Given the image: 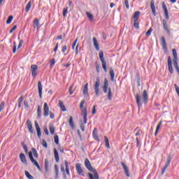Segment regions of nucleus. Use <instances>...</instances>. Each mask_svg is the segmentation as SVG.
<instances>
[{
	"label": "nucleus",
	"instance_id": "nucleus-41",
	"mask_svg": "<svg viewBox=\"0 0 179 179\" xmlns=\"http://www.w3.org/2000/svg\"><path fill=\"white\" fill-rule=\"evenodd\" d=\"M54 141L56 145H59V137L58 136V135L54 136Z\"/></svg>",
	"mask_w": 179,
	"mask_h": 179
},
{
	"label": "nucleus",
	"instance_id": "nucleus-24",
	"mask_svg": "<svg viewBox=\"0 0 179 179\" xmlns=\"http://www.w3.org/2000/svg\"><path fill=\"white\" fill-rule=\"evenodd\" d=\"M20 159L22 163H23V164H27V159H26V155H24V154L20 153Z\"/></svg>",
	"mask_w": 179,
	"mask_h": 179
},
{
	"label": "nucleus",
	"instance_id": "nucleus-61",
	"mask_svg": "<svg viewBox=\"0 0 179 179\" xmlns=\"http://www.w3.org/2000/svg\"><path fill=\"white\" fill-rule=\"evenodd\" d=\"M142 134V130L138 129L137 132L136 133V136H139Z\"/></svg>",
	"mask_w": 179,
	"mask_h": 179
},
{
	"label": "nucleus",
	"instance_id": "nucleus-26",
	"mask_svg": "<svg viewBox=\"0 0 179 179\" xmlns=\"http://www.w3.org/2000/svg\"><path fill=\"white\" fill-rule=\"evenodd\" d=\"M161 40L162 43V48H164L165 51L167 50V43H166V38L164 36H162Z\"/></svg>",
	"mask_w": 179,
	"mask_h": 179
},
{
	"label": "nucleus",
	"instance_id": "nucleus-42",
	"mask_svg": "<svg viewBox=\"0 0 179 179\" xmlns=\"http://www.w3.org/2000/svg\"><path fill=\"white\" fill-rule=\"evenodd\" d=\"M49 130H50V134L52 135H54V134L55 132V128L54 127V126H50Z\"/></svg>",
	"mask_w": 179,
	"mask_h": 179
},
{
	"label": "nucleus",
	"instance_id": "nucleus-54",
	"mask_svg": "<svg viewBox=\"0 0 179 179\" xmlns=\"http://www.w3.org/2000/svg\"><path fill=\"white\" fill-rule=\"evenodd\" d=\"M42 145L44 148H48V145L47 142L45 141V140H43Z\"/></svg>",
	"mask_w": 179,
	"mask_h": 179
},
{
	"label": "nucleus",
	"instance_id": "nucleus-39",
	"mask_svg": "<svg viewBox=\"0 0 179 179\" xmlns=\"http://www.w3.org/2000/svg\"><path fill=\"white\" fill-rule=\"evenodd\" d=\"M86 15H87L88 19L90 20V22H93V19H94L93 15H92V13H90L89 12H87Z\"/></svg>",
	"mask_w": 179,
	"mask_h": 179
},
{
	"label": "nucleus",
	"instance_id": "nucleus-13",
	"mask_svg": "<svg viewBox=\"0 0 179 179\" xmlns=\"http://www.w3.org/2000/svg\"><path fill=\"white\" fill-rule=\"evenodd\" d=\"M170 163H171V158L169 157L167 159V162L166 164H165V166H164V168L162 169V176L164 175V173H166V170H167V169L169 168V166H170Z\"/></svg>",
	"mask_w": 179,
	"mask_h": 179
},
{
	"label": "nucleus",
	"instance_id": "nucleus-16",
	"mask_svg": "<svg viewBox=\"0 0 179 179\" xmlns=\"http://www.w3.org/2000/svg\"><path fill=\"white\" fill-rule=\"evenodd\" d=\"M38 90L39 94L40 99L43 98V85L41 84V81L38 82Z\"/></svg>",
	"mask_w": 179,
	"mask_h": 179
},
{
	"label": "nucleus",
	"instance_id": "nucleus-45",
	"mask_svg": "<svg viewBox=\"0 0 179 179\" xmlns=\"http://www.w3.org/2000/svg\"><path fill=\"white\" fill-rule=\"evenodd\" d=\"M152 31H153V29L152 28H150L148 31L146 32L145 36H147V37H149V36L152 34Z\"/></svg>",
	"mask_w": 179,
	"mask_h": 179
},
{
	"label": "nucleus",
	"instance_id": "nucleus-35",
	"mask_svg": "<svg viewBox=\"0 0 179 179\" xmlns=\"http://www.w3.org/2000/svg\"><path fill=\"white\" fill-rule=\"evenodd\" d=\"M37 115H38V118H41V106H38Z\"/></svg>",
	"mask_w": 179,
	"mask_h": 179
},
{
	"label": "nucleus",
	"instance_id": "nucleus-27",
	"mask_svg": "<svg viewBox=\"0 0 179 179\" xmlns=\"http://www.w3.org/2000/svg\"><path fill=\"white\" fill-rule=\"evenodd\" d=\"M109 73L111 82H114V78H115V73L114 72V69H110Z\"/></svg>",
	"mask_w": 179,
	"mask_h": 179
},
{
	"label": "nucleus",
	"instance_id": "nucleus-49",
	"mask_svg": "<svg viewBox=\"0 0 179 179\" xmlns=\"http://www.w3.org/2000/svg\"><path fill=\"white\" fill-rule=\"evenodd\" d=\"M95 65L97 73H100V66L99 64H97V62L95 63Z\"/></svg>",
	"mask_w": 179,
	"mask_h": 179
},
{
	"label": "nucleus",
	"instance_id": "nucleus-56",
	"mask_svg": "<svg viewBox=\"0 0 179 179\" xmlns=\"http://www.w3.org/2000/svg\"><path fill=\"white\" fill-rule=\"evenodd\" d=\"M78 54H79V44L76 47V55H78Z\"/></svg>",
	"mask_w": 179,
	"mask_h": 179
},
{
	"label": "nucleus",
	"instance_id": "nucleus-63",
	"mask_svg": "<svg viewBox=\"0 0 179 179\" xmlns=\"http://www.w3.org/2000/svg\"><path fill=\"white\" fill-rule=\"evenodd\" d=\"M50 117L51 120H54L55 115H54L53 113H51V112H50Z\"/></svg>",
	"mask_w": 179,
	"mask_h": 179
},
{
	"label": "nucleus",
	"instance_id": "nucleus-59",
	"mask_svg": "<svg viewBox=\"0 0 179 179\" xmlns=\"http://www.w3.org/2000/svg\"><path fill=\"white\" fill-rule=\"evenodd\" d=\"M73 86H71L69 88V92L70 93L71 95L73 94V90H72L73 89Z\"/></svg>",
	"mask_w": 179,
	"mask_h": 179
},
{
	"label": "nucleus",
	"instance_id": "nucleus-31",
	"mask_svg": "<svg viewBox=\"0 0 179 179\" xmlns=\"http://www.w3.org/2000/svg\"><path fill=\"white\" fill-rule=\"evenodd\" d=\"M49 168H50V162H48V159H45V171H48Z\"/></svg>",
	"mask_w": 179,
	"mask_h": 179
},
{
	"label": "nucleus",
	"instance_id": "nucleus-44",
	"mask_svg": "<svg viewBox=\"0 0 179 179\" xmlns=\"http://www.w3.org/2000/svg\"><path fill=\"white\" fill-rule=\"evenodd\" d=\"M3 108H5V101H3L0 104V113L3 110Z\"/></svg>",
	"mask_w": 179,
	"mask_h": 179
},
{
	"label": "nucleus",
	"instance_id": "nucleus-30",
	"mask_svg": "<svg viewBox=\"0 0 179 179\" xmlns=\"http://www.w3.org/2000/svg\"><path fill=\"white\" fill-rule=\"evenodd\" d=\"M65 167H66V173L67 176H71V173H69V163L68 162H64Z\"/></svg>",
	"mask_w": 179,
	"mask_h": 179
},
{
	"label": "nucleus",
	"instance_id": "nucleus-47",
	"mask_svg": "<svg viewBox=\"0 0 179 179\" xmlns=\"http://www.w3.org/2000/svg\"><path fill=\"white\" fill-rule=\"evenodd\" d=\"M66 13H68V7H66L63 9V16L65 17L66 16Z\"/></svg>",
	"mask_w": 179,
	"mask_h": 179
},
{
	"label": "nucleus",
	"instance_id": "nucleus-60",
	"mask_svg": "<svg viewBox=\"0 0 179 179\" xmlns=\"http://www.w3.org/2000/svg\"><path fill=\"white\" fill-rule=\"evenodd\" d=\"M23 43H24L23 40L20 41V43L18 45V50H19V48H21L22 45H23Z\"/></svg>",
	"mask_w": 179,
	"mask_h": 179
},
{
	"label": "nucleus",
	"instance_id": "nucleus-21",
	"mask_svg": "<svg viewBox=\"0 0 179 179\" xmlns=\"http://www.w3.org/2000/svg\"><path fill=\"white\" fill-rule=\"evenodd\" d=\"M150 7L152 12V15H154V16H156V6H155V0L150 1Z\"/></svg>",
	"mask_w": 179,
	"mask_h": 179
},
{
	"label": "nucleus",
	"instance_id": "nucleus-25",
	"mask_svg": "<svg viewBox=\"0 0 179 179\" xmlns=\"http://www.w3.org/2000/svg\"><path fill=\"white\" fill-rule=\"evenodd\" d=\"M92 136L93 138L95 139V141H97L99 142V141H100V139L99 138V135L97 134V129L94 128L92 132Z\"/></svg>",
	"mask_w": 179,
	"mask_h": 179
},
{
	"label": "nucleus",
	"instance_id": "nucleus-32",
	"mask_svg": "<svg viewBox=\"0 0 179 179\" xmlns=\"http://www.w3.org/2000/svg\"><path fill=\"white\" fill-rule=\"evenodd\" d=\"M88 86L89 85L87 83L85 84V85L84 86V90H83V94H85V96H87L88 94Z\"/></svg>",
	"mask_w": 179,
	"mask_h": 179
},
{
	"label": "nucleus",
	"instance_id": "nucleus-46",
	"mask_svg": "<svg viewBox=\"0 0 179 179\" xmlns=\"http://www.w3.org/2000/svg\"><path fill=\"white\" fill-rule=\"evenodd\" d=\"M66 50H68V47L66 45H64L62 47V52L65 54L66 52Z\"/></svg>",
	"mask_w": 179,
	"mask_h": 179
},
{
	"label": "nucleus",
	"instance_id": "nucleus-10",
	"mask_svg": "<svg viewBox=\"0 0 179 179\" xmlns=\"http://www.w3.org/2000/svg\"><path fill=\"white\" fill-rule=\"evenodd\" d=\"M38 69V66L37 64H32L31 66V72L32 78H36L37 76L38 72L37 71Z\"/></svg>",
	"mask_w": 179,
	"mask_h": 179
},
{
	"label": "nucleus",
	"instance_id": "nucleus-23",
	"mask_svg": "<svg viewBox=\"0 0 179 179\" xmlns=\"http://www.w3.org/2000/svg\"><path fill=\"white\" fill-rule=\"evenodd\" d=\"M92 41L94 43V47H95L96 51H100V46L99 45V42H97V38H96V37H94Z\"/></svg>",
	"mask_w": 179,
	"mask_h": 179
},
{
	"label": "nucleus",
	"instance_id": "nucleus-33",
	"mask_svg": "<svg viewBox=\"0 0 179 179\" xmlns=\"http://www.w3.org/2000/svg\"><path fill=\"white\" fill-rule=\"evenodd\" d=\"M104 139L106 148L108 149H110V141L108 140V138H107V136H105Z\"/></svg>",
	"mask_w": 179,
	"mask_h": 179
},
{
	"label": "nucleus",
	"instance_id": "nucleus-53",
	"mask_svg": "<svg viewBox=\"0 0 179 179\" xmlns=\"http://www.w3.org/2000/svg\"><path fill=\"white\" fill-rule=\"evenodd\" d=\"M76 43H78V38L75 40L72 45V50H75V47L76 46Z\"/></svg>",
	"mask_w": 179,
	"mask_h": 179
},
{
	"label": "nucleus",
	"instance_id": "nucleus-6",
	"mask_svg": "<svg viewBox=\"0 0 179 179\" xmlns=\"http://www.w3.org/2000/svg\"><path fill=\"white\" fill-rule=\"evenodd\" d=\"M139 16H141V11H136L133 15L134 19V27L136 30H139Z\"/></svg>",
	"mask_w": 179,
	"mask_h": 179
},
{
	"label": "nucleus",
	"instance_id": "nucleus-15",
	"mask_svg": "<svg viewBox=\"0 0 179 179\" xmlns=\"http://www.w3.org/2000/svg\"><path fill=\"white\" fill-rule=\"evenodd\" d=\"M162 8L164 9L166 20H169L170 19V17L169 16V10H167V6H166V3L164 2H162Z\"/></svg>",
	"mask_w": 179,
	"mask_h": 179
},
{
	"label": "nucleus",
	"instance_id": "nucleus-12",
	"mask_svg": "<svg viewBox=\"0 0 179 179\" xmlns=\"http://www.w3.org/2000/svg\"><path fill=\"white\" fill-rule=\"evenodd\" d=\"M168 69L171 75L174 73V70L173 69V62H171V57L168 58Z\"/></svg>",
	"mask_w": 179,
	"mask_h": 179
},
{
	"label": "nucleus",
	"instance_id": "nucleus-62",
	"mask_svg": "<svg viewBox=\"0 0 179 179\" xmlns=\"http://www.w3.org/2000/svg\"><path fill=\"white\" fill-rule=\"evenodd\" d=\"M13 44H14V48H13V54H15V52H16V42H14Z\"/></svg>",
	"mask_w": 179,
	"mask_h": 179
},
{
	"label": "nucleus",
	"instance_id": "nucleus-28",
	"mask_svg": "<svg viewBox=\"0 0 179 179\" xmlns=\"http://www.w3.org/2000/svg\"><path fill=\"white\" fill-rule=\"evenodd\" d=\"M162 124H163L162 121H160L156 128L155 136H157V134H159V131H160V128L162 127Z\"/></svg>",
	"mask_w": 179,
	"mask_h": 179
},
{
	"label": "nucleus",
	"instance_id": "nucleus-5",
	"mask_svg": "<svg viewBox=\"0 0 179 179\" xmlns=\"http://www.w3.org/2000/svg\"><path fill=\"white\" fill-rule=\"evenodd\" d=\"M85 101L83 99L80 103V108H81V115L84 120V124H87V108H84Z\"/></svg>",
	"mask_w": 179,
	"mask_h": 179
},
{
	"label": "nucleus",
	"instance_id": "nucleus-40",
	"mask_svg": "<svg viewBox=\"0 0 179 179\" xmlns=\"http://www.w3.org/2000/svg\"><path fill=\"white\" fill-rule=\"evenodd\" d=\"M25 176H26L27 178H28V179H34L33 176H31L30 174V173H29V171H25Z\"/></svg>",
	"mask_w": 179,
	"mask_h": 179
},
{
	"label": "nucleus",
	"instance_id": "nucleus-34",
	"mask_svg": "<svg viewBox=\"0 0 179 179\" xmlns=\"http://www.w3.org/2000/svg\"><path fill=\"white\" fill-rule=\"evenodd\" d=\"M69 123L71 128H75V124H73V117H72V116L70 117Z\"/></svg>",
	"mask_w": 179,
	"mask_h": 179
},
{
	"label": "nucleus",
	"instance_id": "nucleus-52",
	"mask_svg": "<svg viewBox=\"0 0 179 179\" xmlns=\"http://www.w3.org/2000/svg\"><path fill=\"white\" fill-rule=\"evenodd\" d=\"M24 106L25 108H29V101H27V100L24 101Z\"/></svg>",
	"mask_w": 179,
	"mask_h": 179
},
{
	"label": "nucleus",
	"instance_id": "nucleus-19",
	"mask_svg": "<svg viewBox=\"0 0 179 179\" xmlns=\"http://www.w3.org/2000/svg\"><path fill=\"white\" fill-rule=\"evenodd\" d=\"M121 164L123 167L124 174H126L127 177H130L129 169H128V166H127V164H125L124 162H122Z\"/></svg>",
	"mask_w": 179,
	"mask_h": 179
},
{
	"label": "nucleus",
	"instance_id": "nucleus-51",
	"mask_svg": "<svg viewBox=\"0 0 179 179\" xmlns=\"http://www.w3.org/2000/svg\"><path fill=\"white\" fill-rule=\"evenodd\" d=\"M55 65V59H52L50 60V68H52Z\"/></svg>",
	"mask_w": 179,
	"mask_h": 179
},
{
	"label": "nucleus",
	"instance_id": "nucleus-48",
	"mask_svg": "<svg viewBox=\"0 0 179 179\" xmlns=\"http://www.w3.org/2000/svg\"><path fill=\"white\" fill-rule=\"evenodd\" d=\"M86 123H85V122H81V124H80V129L81 131H83V132H85V125Z\"/></svg>",
	"mask_w": 179,
	"mask_h": 179
},
{
	"label": "nucleus",
	"instance_id": "nucleus-2",
	"mask_svg": "<svg viewBox=\"0 0 179 179\" xmlns=\"http://www.w3.org/2000/svg\"><path fill=\"white\" fill-rule=\"evenodd\" d=\"M135 99L138 108L142 107V103H143L144 104H148V101L149 100V95L148 94V91H146V90H143L142 97H141V95H139V94H136L135 96Z\"/></svg>",
	"mask_w": 179,
	"mask_h": 179
},
{
	"label": "nucleus",
	"instance_id": "nucleus-8",
	"mask_svg": "<svg viewBox=\"0 0 179 179\" xmlns=\"http://www.w3.org/2000/svg\"><path fill=\"white\" fill-rule=\"evenodd\" d=\"M76 170L78 176H81L82 177H85V171L82 169V164L77 163L76 164Z\"/></svg>",
	"mask_w": 179,
	"mask_h": 179
},
{
	"label": "nucleus",
	"instance_id": "nucleus-22",
	"mask_svg": "<svg viewBox=\"0 0 179 179\" xmlns=\"http://www.w3.org/2000/svg\"><path fill=\"white\" fill-rule=\"evenodd\" d=\"M53 152L56 163H59V155L58 154V150H57V148H54Z\"/></svg>",
	"mask_w": 179,
	"mask_h": 179
},
{
	"label": "nucleus",
	"instance_id": "nucleus-11",
	"mask_svg": "<svg viewBox=\"0 0 179 179\" xmlns=\"http://www.w3.org/2000/svg\"><path fill=\"white\" fill-rule=\"evenodd\" d=\"M49 115H50V107H48V104L47 103H45L43 106V116L48 117Z\"/></svg>",
	"mask_w": 179,
	"mask_h": 179
},
{
	"label": "nucleus",
	"instance_id": "nucleus-20",
	"mask_svg": "<svg viewBox=\"0 0 179 179\" xmlns=\"http://www.w3.org/2000/svg\"><path fill=\"white\" fill-rule=\"evenodd\" d=\"M27 127L30 134H34L33 131V124H31V121H30V120H27Z\"/></svg>",
	"mask_w": 179,
	"mask_h": 179
},
{
	"label": "nucleus",
	"instance_id": "nucleus-37",
	"mask_svg": "<svg viewBox=\"0 0 179 179\" xmlns=\"http://www.w3.org/2000/svg\"><path fill=\"white\" fill-rule=\"evenodd\" d=\"M30 8H31V1H29L26 8H25V12H29L30 10Z\"/></svg>",
	"mask_w": 179,
	"mask_h": 179
},
{
	"label": "nucleus",
	"instance_id": "nucleus-58",
	"mask_svg": "<svg viewBox=\"0 0 179 179\" xmlns=\"http://www.w3.org/2000/svg\"><path fill=\"white\" fill-rule=\"evenodd\" d=\"M16 29H17V26L15 25L11 29V30L10 31V34L13 33Z\"/></svg>",
	"mask_w": 179,
	"mask_h": 179
},
{
	"label": "nucleus",
	"instance_id": "nucleus-1",
	"mask_svg": "<svg viewBox=\"0 0 179 179\" xmlns=\"http://www.w3.org/2000/svg\"><path fill=\"white\" fill-rule=\"evenodd\" d=\"M84 164L86 169L89 170V171H91V173H94L93 174H92L91 173H88V177L90 179H100L97 171H96V169L93 168L89 159L86 158L85 159Z\"/></svg>",
	"mask_w": 179,
	"mask_h": 179
},
{
	"label": "nucleus",
	"instance_id": "nucleus-29",
	"mask_svg": "<svg viewBox=\"0 0 179 179\" xmlns=\"http://www.w3.org/2000/svg\"><path fill=\"white\" fill-rule=\"evenodd\" d=\"M59 106L62 111H63V112L66 111V108L65 107V105H64V102L61 101V100H59Z\"/></svg>",
	"mask_w": 179,
	"mask_h": 179
},
{
	"label": "nucleus",
	"instance_id": "nucleus-43",
	"mask_svg": "<svg viewBox=\"0 0 179 179\" xmlns=\"http://www.w3.org/2000/svg\"><path fill=\"white\" fill-rule=\"evenodd\" d=\"M12 20H13V16L10 15L8 17L7 21H6V24H10V23H12Z\"/></svg>",
	"mask_w": 179,
	"mask_h": 179
},
{
	"label": "nucleus",
	"instance_id": "nucleus-38",
	"mask_svg": "<svg viewBox=\"0 0 179 179\" xmlns=\"http://www.w3.org/2000/svg\"><path fill=\"white\" fill-rule=\"evenodd\" d=\"M22 103H23V96H21L18 99V108H20V107H22Z\"/></svg>",
	"mask_w": 179,
	"mask_h": 179
},
{
	"label": "nucleus",
	"instance_id": "nucleus-36",
	"mask_svg": "<svg viewBox=\"0 0 179 179\" xmlns=\"http://www.w3.org/2000/svg\"><path fill=\"white\" fill-rule=\"evenodd\" d=\"M55 178H58L59 170L58 169V166L55 165Z\"/></svg>",
	"mask_w": 179,
	"mask_h": 179
},
{
	"label": "nucleus",
	"instance_id": "nucleus-9",
	"mask_svg": "<svg viewBox=\"0 0 179 179\" xmlns=\"http://www.w3.org/2000/svg\"><path fill=\"white\" fill-rule=\"evenodd\" d=\"M96 96L100 94V78H97L94 85Z\"/></svg>",
	"mask_w": 179,
	"mask_h": 179
},
{
	"label": "nucleus",
	"instance_id": "nucleus-55",
	"mask_svg": "<svg viewBox=\"0 0 179 179\" xmlns=\"http://www.w3.org/2000/svg\"><path fill=\"white\" fill-rule=\"evenodd\" d=\"M23 149H24V152H25V153H29V150L27 149V145H23Z\"/></svg>",
	"mask_w": 179,
	"mask_h": 179
},
{
	"label": "nucleus",
	"instance_id": "nucleus-18",
	"mask_svg": "<svg viewBox=\"0 0 179 179\" xmlns=\"http://www.w3.org/2000/svg\"><path fill=\"white\" fill-rule=\"evenodd\" d=\"M162 24H163V27H164L165 31H166L167 34H170V29H169V24H167V21H166V20H162Z\"/></svg>",
	"mask_w": 179,
	"mask_h": 179
},
{
	"label": "nucleus",
	"instance_id": "nucleus-64",
	"mask_svg": "<svg viewBox=\"0 0 179 179\" xmlns=\"http://www.w3.org/2000/svg\"><path fill=\"white\" fill-rule=\"evenodd\" d=\"M59 43H57V44H56V46H55V49H54V52H57V51H58V45H59Z\"/></svg>",
	"mask_w": 179,
	"mask_h": 179
},
{
	"label": "nucleus",
	"instance_id": "nucleus-57",
	"mask_svg": "<svg viewBox=\"0 0 179 179\" xmlns=\"http://www.w3.org/2000/svg\"><path fill=\"white\" fill-rule=\"evenodd\" d=\"M175 89H176V93L178 94V96H179V87L178 85H176V84H175Z\"/></svg>",
	"mask_w": 179,
	"mask_h": 179
},
{
	"label": "nucleus",
	"instance_id": "nucleus-14",
	"mask_svg": "<svg viewBox=\"0 0 179 179\" xmlns=\"http://www.w3.org/2000/svg\"><path fill=\"white\" fill-rule=\"evenodd\" d=\"M33 27L34 29H37V30H38V29L41 27V25L40 24V20H38V18H35L34 20Z\"/></svg>",
	"mask_w": 179,
	"mask_h": 179
},
{
	"label": "nucleus",
	"instance_id": "nucleus-17",
	"mask_svg": "<svg viewBox=\"0 0 179 179\" xmlns=\"http://www.w3.org/2000/svg\"><path fill=\"white\" fill-rule=\"evenodd\" d=\"M35 128L37 132L38 138H41V129H40V126L37 121H35Z\"/></svg>",
	"mask_w": 179,
	"mask_h": 179
},
{
	"label": "nucleus",
	"instance_id": "nucleus-7",
	"mask_svg": "<svg viewBox=\"0 0 179 179\" xmlns=\"http://www.w3.org/2000/svg\"><path fill=\"white\" fill-rule=\"evenodd\" d=\"M99 55V59L101 62L102 68L104 72H107V62L106 61V59H104V52L103 51H101Z\"/></svg>",
	"mask_w": 179,
	"mask_h": 179
},
{
	"label": "nucleus",
	"instance_id": "nucleus-3",
	"mask_svg": "<svg viewBox=\"0 0 179 179\" xmlns=\"http://www.w3.org/2000/svg\"><path fill=\"white\" fill-rule=\"evenodd\" d=\"M34 157L35 159H38V153H37V150H36V148H32L31 151L29 152V158L31 163L34 164V166H35L36 169H38V170H41L38 162H37V160L34 159Z\"/></svg>",
	"mask_w": 179,
	"mask_h": 179
},
{
	"label": "nucleus",
	"instance_id": "nucleus-4",
	"mask_svg": "<svg viewBox=\"0 0 179 179\" xmlns=\"http://www.w3.org/2000/svg\"><path fill=\"white\" fill-rule=\"evenodd\" d=\"M103 93H107L108 90V99L109 101L113 100V91L111 90V87L108 88V80L107 78L104 79L103 86L102 87Z\"/></svg>",
	"mask_w": 179,
	"mask_h": 179
},
{
	"label": "nucleus",
	"instance_id": "nucleus-50",
	"mask_svg": "<svg viewBox=\"0 0 179 179\" xmlns=\"http://www.w3.org/2000/svg\"><path fill=\"white\" fill-rule=\"evenodd\" d=\"M124 5L127 9H129V0H124Z\"/></svg>",
	"mask_w": 179,
	"mask_h": 179
}]
</instances>
